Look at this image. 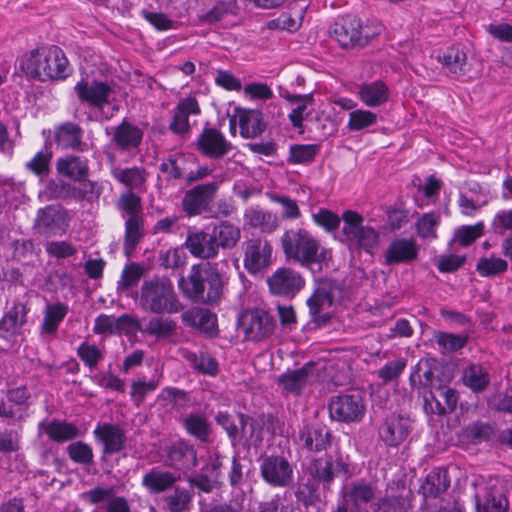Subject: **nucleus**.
Instances as JSON below:
<instances>
[{
  "mask_svg": "<svg viewBox=\"0 0 512 512\" xmlns=\"http://www.w3.org/2000/svg\"><path fill=\"white\" fill-rule=\"evenodd\" d=\"M138 305L145 312L161 315L175 314L184 310L172 281L167 277H153L143 281Z\"/></svg>",
  "mask_w": 512,
  "mask_h": 512,
  "instance_id": "f257e3e1",
  "label": "nucleus"
},
{
  "mask_svg": "<svg viewBox=\"0 0 512 512\" xmlns=\"http://www.w3.org/2000/svg\"><path fill=\"white\" fill-rule=\"evenodd\" d=\"M179 287L189 299L212 304L222 295L223 280L217 270L208 266L193 265L187 279H180Z\"/></svg>",
  "mask_w": 512,
  "mask_h": 512,
  "instance_id": "f03ea898",
  "label": "nucleus"
},
{
  "mask_svg": "<svg viewBox=\"0 0 512 512\" xmlns=\"http://www.w3.org/2000/svg\"><path fill=\"white\" fill-rule=\"evenodd\" d=\"M283 252L288 259L304 267L322 264L327 259L328 251L317 238L303 228L290 229L281 237Z\"/></svg>",
  "mask_w": 512,
  "mask_h": 512,
  "instance_id": "7ed1b4c3",
  "label": "nucleus"
},
{
  "mask_svg": "<svg viewBox=\"0 0 512 512\" xmlns=\"http://www.w3.org/2000/svg\"><path fill=\"white\" fill-rule=\"evenodd\" d=\"M69 62L58 46H42L30 52L26 61V72L39 81L65 79Z\"/></svg>",
  "mask_w": 512,
  "mask_h": 512,
  "instance_id": "20e7f679",
  "label": "nucleus"
},
{
  "mask_svg": "<svg viewBox=\"0 0 512 512\" xmlns=\"http://www.w3.org/2000/svg\"><path fill=\"white\" fill-rule=\"evenodd\" d=\"M343 227L340 241L350 247H360L371 252V249L378 243V234L368 226L363 225V217L357 212L347 210L343 213Z\"/></svg>",
  "mask_w": 512,
  "mask_h": 512,
  "instance_id": "39448f33",
  "label": "nucleus"
},
{
  "mask_svg": "<svg viewBox=\"0 0 512 512\" xmlns=\"http://www.w3.org/2000/svg\"><path fill=\"white\" fill-rule=\"evenodd\" d=\"M238 327L246 340L261 342L273 335L276 321L268 311L254 308L248 309L240 315Z\"/></svg>",
  "mask_w": 512,
  "mask_h": 512,
  "instance_id": "423d86ee",
  "label": "nucleus"
},
{
  "mask_svg": "<svg viewBox=\"0 0 512 512\" xmlns=\"http://www.w3.org/2000/svg\"><path fill=\"white\" fill-rule=\"evenodd\" d=\"M331 419L352 423L360 421L365 413L364 400L359 391L332 396L328 403Z\"/></svg>",
  "mask_w": 512,
  "mask_h": 512,
  "instance_id": "0eeeda50",
  "label": "nucleus"
},
{
  "mask_svg": "<svg viewBox=\"0 0 512 512\" xmlns=\"http://www.w3.org/2000/svg\"><path fill=\"white\" fill-rule=\"evenodd\" d=\"M220 184L217 181L197 184L188 189L181 200L182 211L188 217H195L210 211Z\"/></svg>",
  "mask_w": 512,
  "mask_h": 512,
  "instance_id": "6e6552de",
  "label": "nucleus"
},
{
  "mask_svg": "<svg viewBox=\"0 0 512 512\" xmlns=\"http://www.w3.org/2000/svg\"><path fill=\"white\" fill-rule=\"evenodd\" d=\"M260 475L274 488H285L293 482L294 466L283 455H265L260 458Z\"/></svg>",
  "mask_w": 512,
  "mask_h": 512,
  "instance_id": "1a4fd4ad",
  "label": "nucleus"
},
{
  "mask_svg": "<svg viewBox=\"0 0 512 512\" xmlns=\"http://www.w3.org/2000/svg\"><path fill=\"white\" fill-rule=\"evenodd\" d=\"M68 211L61 206L48 205L38 210L33 228L44 237L62 236L69 227Z\"/></svg>",
  "mask_w": 512,
  "mask_h": 512,
  "instance_id": "9d476101",
  "label": "nucleus"
},
{
  "mask_svg": "<svg viewBox=\"0 0 512 512\" xmlns=\"http://www.w3.org/2000/svg\"><path fill=\"white\" fill-rule=\"evenodd\" d=\"M243 264L250 274L267 269L272 262V246L262 238H252L242 243Z\"/></svg>",
  "mask_w": 512,
  "mask_h": 512,
  "instance_id": "9b49d317",
  "label": "nucleus"
},
{
  "mask_svg": "<svg viewBox=\"0 0 512 512\" xmlns=\"http://www.w3.org/2000/svg\"><path fill=\"white\" fill-rule=\"evenodd\" d=\"M267 284L273 295L293 298L303 289L305 280L294 269L282 267L267 278Z\"/></svg>",
  "mask_w": 512,
  "mask_h": 512,
  "instance_id": "f8f14e48",
  "label": "nucleus"
},
{
  "mask_svg": "<svg viewBox=\"0 0 512 512\" xmlns=\"http://www.w3.org/2000/svg\"><path fill=\"white\" fill-rule=\"evenodd\" d=\"M451 377H445L441 383H437L431 390L424 394L425 406L438 415L452 413L457 406L458 395L456 391L448 385Z\"/></svg>",
  "mask_w": 512,
  "mask_h": 512,
  "instance_id": "ddd939ff",
  "label": "nucleus"
},
{
  "mask_svg": "<svg viewBox=\"0 0 512 512\" xmlns=\"http://www.w3.org/2000/svg\"><path fill=\"white\" fill-rule=\"evenodd\" d=\"M78 100L81 103L88 104L90 107L102 110L106 104L110 103V96L113 92L107 82L82 79L74 87Z\"/></svg>",
  "mask_w": 512,
  "mask_h": 512,
  "instance_id": "4468645a",
  "label": "nucleus"
},
{
  "mask_svg": "<svg viewBox=\"0 0 512 512\" xmlns=\"http://www.w3.org/2000/svg\"><path fill=\"white\" fill-rule=\"evenodd\" d=\"M345 469V463L341 457L325 454L322 457L313 458L306 469V474L321 482L324 489H328L338 472Z\"/></svg>",
  "mask_w": 512,
  "mask_h": 512,
  "instance_id": "2eb2a0df",
  "label": "nucleus"
},
{
  "mask_svg": "<svg viewBox=\"0 0 512 512\" xmlns=\"http://www.w3.org/2000/svg\"><path fill=\"white\" fill-rule=\"evenodd\" d=\"M232 148V143L216 128L205 127L197 139V149L210 159H221Z\"/></svg>",
  "mask_w": 512,
  "mask_h": 512,
  "instance_id": "dca6fc26",
  "label": "nucleus"
},
{
  "mask_svg": "<svg viewBox=\"0 0 512 512\" xmlns=\"http://www.w3.org/2000/svg\"><path fill=\"white\" fill-rule=\"evenodd\" d=\"M222 459L218 454L209 457L200 472L188 479L191 486L197 487L200 491L210 493L222 486Z\"/></svg>",
  "mask_w": 512,
  "mask_h": 512,
  "instance_id": "f3484780",
  "label": "nucleus"
},
{
  "mask_svg": "<svg viewBox=\"0 0 512 512\" xmlns=\"http://www.w3.org/2000/svg\"><path fill=\"white\" fill-rule=\"evenodd\" d=\"M332 35L343 48L362 45V23L354 15H344L332 26Z\"/></svg>",
  "mask_w": 512,
  "mask_h": 512,
  "instance_id": "a211bd4d",
  "label": "nucleus"
},
{
  "mask_svg": "<svg viewBox=\"0 0 512 512\" xmlns=\"http://www.w3.org/2000/svg\"><path fill=\"white\" fill-rule=\"evenodd\" d=\"M93 434L96 441L102 445V454L104 456L119 453L126 448V433L117 424H99L94 429Z\"/></svg>",
  "mask_w": 512,
  "mask_h": 512,
  "instance_id": "6ab92c4d",
  "label": "nucleus"
},
{
  "mask_svg": "<svg viewBox=\"0 0 512 512\" xmlns=\"http://www.w3.org/2000/svg\"><path fill=\"white\" fill-rule=\"evenodd\" d=\"M315 364L308 362L302 367L294 370H288L278 378V384L283 393L301 395L304 389L310 385L315 378Z\"/></svg>",
  "mask_w": 512,
  "mask_h": 512,
  "instance_id": "aec40b11",
  "label": "nucleus"
},
{
  "mask_svg": "<svg viewBox=\"0 0 512 512\" xmlns=\"http://www.w3.org/2000/svg\"><path fill=\"white\" fill-rule=\"evenodd\" d=\"M180 479L179 473L156 466L144 473L141 485L150 495H159L172 490Z\"/></svg>",
  "mask_w": 512,
  "mask_h": 512,
  "instance_id": "412c9836",
  "label": "nucleus"
},
{
  "mask_svg": "<svg viewBox=\"0 0 512 512\" xmlns=\"http://www.w3.org/2000/svg\"><path fill=\"white\" fill-rule=\"evenodd\" d=\"M29 309L21 302H15L0 320V339L11 342L27 322Z\"/></svg>",
  "mask_w": 512,
  "mask_h": 512,
  "instance_id": "4be33fe9",
  "label": "nucleus"
},
{
  "mask_svg": "<svg viewBox=\"0 0 512 512\" xmlns=\"http://www.w3.org/2000/svg\"><path fill=\"white\" fill-rule=\"evenodd\" d=\"M140 330V323L128 314L119 317L101 314L95 319L93 332L95 334H121L123 331Z\"/></svg>",
  "mask_w": 512,
  "mask_h": 512,
  "instance_id": "5701e85b",
  "label": "nucleus"
},
{
  "mask_svg": "<svg viewBox=\"0 0 512 512\" xmlns=\"http://www.w3.org/2000/svg\"><path fill=\"white\" fill-rule=\"evenodd\" d=\"M200 113L201 109L195 97L181 99L174 110L169 129L176 135L187 134L191 129L189 116L199 115Z\"/></svg>",
  "mask_w": 512,
  "mask_h": 512,
  "instance_id": "b1692460",
  "label": "nucleus"
},
{
  "mask_svg": "<svg viewBox=\"0 0 512 512\" xmlns=\"http://www.w3.org/2000/svg\"><path fill=\"white\" fill-rule=\"evenodd\" d=\"M419 245L416 240L410 238H396L386 250L387 264H408L418 258Z\"/></svg>",
  "mask_w": 512,
  "mask_h": 512,
  "instance_id": "393cba45",
  "label": "nucleus"
},
{
  "mask_svg": "<svg viewBox=\"0 0 512 512\" xmlns=\"http://www.w3.org/2000/svg\"><path fill=\"white\" fill-rule=\"evenodd\" d=\"M213 239L212 233L197 231L189 233L185 246L189 252L201 259H211L218 255L219 249Z\"/></svg>",
  "mask_w": 512,
  "mask_h": 512,
  "instance_id": "a878e982",
  "label": "nucleus"
},
{
  "mask_svg": "<svg viewBox=\"0 0 512 512\" xmlns=\"http://www.w3.org/2000/svg\"><path fill=\"white\" fill-rule=\"evenodd\" d=\"M379 493L380 490L375 483L365 480L353 481L344 486L341 491V494L347 498L348 501L358 505L359 508H363L364 504L374 500Z\"/></svg>",
  "mask_w": 512,
  "mask_h": 512,
  "instance_id": "bb28decb",
  "label": "nucleus"
},
{
  "mask_svg": "<svg viewBox=\"0 0 512 512\" xmlns=\"http://www.w3.org/2000/svg\"><path fill=\"white\" fill-rule=\"evenodd\" d=\"M182 322L190 327L197 328L208 335L216 334L217 320L215 315L205 308H192L181 314Z\"/></svg>",
  "mask_w": 512,
  "mask_h": 512,
  "instance_id": "cd10ccee",
  "label": "nucleus"
},
{
  "mask_svg": "<svg viewBox=\"0 0 512 512\" xmlns=\"http://www.w3.org/2000/svg\"><path fill=\"white\" fill-rule=\"evenodd\" d=\"M56 170L59 175L72 181L85 180L89 175V162L86 158L68 155L57 160Z\"/></svg>",
  "mask_w": 512,
  "mask_h": 512,
  "instance_id": "c85d7f7f",
  "label": "nucleus"
},
{
  "mask_svg": "<svg viewBox=\"0 0 512 512\" xmlns=\"http://www.w3.org/2000/svg\"><path fill=\"white\" fill-rule=\"evenodd\" d=\"M244 225L259 229L263 233H272L279 227L276 214L257 207H248L243 215Z\"/></svg>",
  "mask_w": 512,
  "mask_h": 512,
  "instance_id": "c756f323",
  "label": "nucleus"
},
{
  "mask_svg": "<svg viewBox=\"0 0 512 512\" xmlns=\"http://www.w3.org/2000/svg\"><path fill=\"white\" fill-rule=\"evenodd\" d=\"M143 138L142 130L123 120L121 124L114 128L112 141L114 144L123 151H128L137 148Z\"/></svg>",
  "mask_w": 512,
  "mask_h": 512,
  "instance_id": "7c9ffc66",
  "label": "nucleus"
},
{
  "mask_svg": "<svg viewBox=\"0 0 512 512\" xmlns=\"http://www.w3.org/2000/svg\"><path fill=\"white\" fill-rule=\"evenodd\" d=\"M83 129L76 123L65 122L55 130V142L65 149L84 151Z\"/></svg>",
  "mask_w": 512,
  "mask_h": 512,
  "instance_id": "2f4dec72",
  "label": "nucleus"
},
{
  "mask_svg": "<svg viewBox=\"0 0 512 512\" xmlns=\"http://www.w3.org/2000/svg\"><path fill=\"white\" fill-rule=\"evenodd\" d=\"M300 440L307 450L319 452L330 445V433L322 425L309 424L301 429Z\"/></svg>",
  "mask_w": 512,
  "mask_h": 512,
  "instance_id": "473e14b6",
  "label": "nucleus"
},
{
  "mask_svg": "<svg viewBox=\"0 0 512 512\" xmlns=\"http://www.w3.org/2000/svg\"><path fill=\"white\" fill-rule=\"evenodd\" d=\"M38 428L44 431L49 439L58 443L76 439L80 435V431L75 424L56 419L50 422L41 421Z\"/></svg>",
  "mask_w": 512,
  "mask_h": 512,
  "instance_id": "72a5a7b5",
  "label": "nucleus"
},
{
  "mask_svg": "<svg viewBox=\"0 0 512 512\" xmlns=\"http://www.w3.org/2000/svg\"><path fill=\"white\" fill-rule=\"evenodd\" d=\"M111 174L118 182L127 186L130 189L129 191L136 190L142 192L145 190L148 172L142 167H114L111 170Z\"/></svg>",
  "mask_w": 512,
  "mask_h": 512,
  "instance_id": "f704fd0d",
  "label": "nucleus"
},
{
  "mask_svg": "<svg viewBox=\"0 0 512 512\" xmlns=\"http://www.w3.org/2000/svg\"><path fill=\"white\" fill-rule=\"evenodd\" d=\"M238 118L240 135L243 138H256L266 129L263 114L259 110H240Z\"/></svg>",
  "mask_w": 512,
  "mask_h": 512,
  "instance_id": "c9c22d12",
  "label": "nucleus"
},
{
  "mask_svg": "<svg viewBox=\"0 0 512 512\" xmlns=\"http://www.w3.org/2000/svg\"><path fill=\"white\" fill-rule=\"evenodd\" d=\"M450 486L448 472L445 469H435L431 471L425 478L424 483L420 487V491L424 498H437L444 493Z\"/></svg>",
  "mask_w": 512,
  "mask_h": 512,
  "instance_id": "e433bc0d",
  "label": "nucleus"
},
{
  "mask_svg": "<svg viewBox=\"0 0 512 512\" xmlns=\"http://www.w3.org/2000/svg\"><path fill=\"white\" fill-rule=\"evenodd\" d=\"M182 424L190 436L203 443L209 441L211 422L204 414L190 413L182 420Z\"/></svg>",
  "mask_w": 512,
  "mask_h": 512,
  "instance_id": "4c0bfd02",
  "label": "nucleus"
},
{
  "mask_svg": "<svg viewBox=\"0 0 512 512\" xmlns=\"http://www.w3.org/2000/svg\"><path fill=\"white\" fill-rule=\"evenodd\" d=\"M68 313V306L61 302L48 304L45 307L43 322L40 326L42 334L55 335L60 323Z\"/></svg>",
  "mask_w": 512,
  "mask_h": 512,
  "instance_id": "58836bf2",
  "label": "nucleus"
},
{
  "mask_svg": "<svg viewBox=\"0 0 512 512\" xmlns=\"http://www.w3.org/2000/svg\"><path fill=\"white\" fill-rule=\"evenodd\" d=\"M211 233L218 249L233 248L241 237L240 229L229 221H222L213 226Z\"/></svg>",
  "mask_w": 512,
  "mask_h": 512,
  "instance_id": "ea45409f",
  "label": "nucleus"
},
{
  "mask_svg": "<svg viewBox=\"0 0 512 512\" xmlns=\"http://www.w3.org/2000/svg\"><path fill=\"white\" fill-rule=\"evenodd\" d=\"M386 428V443L391 446H397L403 442L410 431V420L408 417L397 414L392 415Z\"/></svg>",
  "mask_w": 512,
  "mask_h": 512,
  "instance_id": "a19ab883",
  "label": "nucleus"
},
{
  "mask_svg": "<svg viewBox=\"0 0 512 512\" xmlns=\"http://www.w3.org/2000/svg\"><path fill=\"white\" fill-rule=\"evenodd\" d=\"M169 460L182 469H192L197 466V453L192 445L179 442L168 452Z\"/></svg>",
  "mask_w": 512,
  "mask_h": 512,
  "instance_id": "79ce46f5",
  "label": "nucleus"
},
{
  "mask_svg": "<svg viewBox=\"0 0 512 512\" xmlns=\"http://www.w3.org/2000/svg\"><path fill=\"white\" fill-rule=\"evenodd\" d=\"M180 355L199 373L215 376L219 371L218 362L208 354L197 355L187 349H180Z\"/></svg>",
  "mask_w": 512,
  "mask_h": 512,
  "instance_id": "37998d69",
  "label": "nucleus"
},
{
  "mask_svg": "<svg viewBox=\"0 0 512 512\" xmlns=\"http://www.w3.org/2000/svg\"><path fill=\"white\" fill-rule=\"evenodd\" d=\"M332 303L333 297L331 293L325 287L317 288L307 301L313 320L319 322V318H321V322L325 323L328 320V316L322 314V312L325 308L331 307Z\"/></svg>",
  "mask_w": 512,
  "mask_h": 512,
  "instance_id": "c03bdc74",
  "label": "nucleus"
},
{
  "mask_svg": "<svg viewBox=\"0 0 512 512\" xmlns=\"http://www.w3.org/2000/svg\"><path fill=\"white\" fill-rule=\"evenodd\" d=\"M465 386L475 393L483 392L490 384L488 372L478 364H471L466 367L462 374Z\"/></svg>",
  "mask_w": 512,
  "mask_h": 512,
  "instance_id": "a18cd8bd",
  "label": "nucleus"
},
{
  "mask_svg": "<svg viewBox=\"0 0 512 512\" xmlns=\"http://www.w3.org/2000/svg\"><path fill=\"white\" fill-rule=\"evenodd\" d=\"M172 492L163 499L164 508L169 512H186L193 501V493L183 487L174 486Z\"/></svg>",
  "mask_w": 512,
  "mask_h": 512,
  "instance_id": "49530a36",
  "label": "nucleus"
},
{
  "mask_svg": "<svg viewBox=\"0 0 512 512\" xmlns=\"http://www.w3.org/2000/svg\"><path fill=\"white\" fill-rule=\"evenodd\" d=\"M177 323L167 317H154L151 318L144 328L140 327L139 331L156 337L157 339H167L175 334Z\"/></svg>",
  "mask_w": 512,
  "mask_h": 512,
  "instance_id": "de8ad7c7",
  "label": "nucleus"
},
{
  "mask_svg": "<svg viewBox=\"0 0 512 512\" xmlns=\"http://www.w3.org/2000/svg\"><path fill=\"white\" fill-rule=\"evenodd\" d=\"M320 484V481L305 473L304 476L299 479L295 490L297 501L305 506L313 504L315 500L319 498L318 490Z\"/></svg>",
  "mask_w": 512,
  "mask_h": 512,
  "instance_id": "09e8293b",
  "label": "nucleus"
},
{
  "mask_svg": "<svg viewBox=\"0 0 512 512\" xmlns=\"http://www.w3.org/2000/svg\"><path fill=\"white\" fill-rule=\"evenodd\" d=\"M145 235L144 218L127 217L125 220L124 249L127 253L135 249Z\"/></svg>",
  "mask_w": 512,
  "mask_h": 512,
  "instance_id": "8fccbe9b",
  "label": "nucleus"
},
{
  "mask_svg": "<svg viewBox=\"0 0 512 512\" xmlns=\"http://www.w3.org/2000/svg\"><path fill=\"white\" fill-rule=\"evenodd\" d=\"M442 64L450 73L456 76L465 75L469 70L466 53L455 47L448 49L443 55Z\"/></svg>",
  "mask_w": 512,
  "mask_h": 512,
  "instance_id": "3c124183",
  "label": "nucleus"
},
{
  "mask_svg": "<svg viewBox=\"0 0 512 512\" xmlns=\"http://www.w3.org/2000/svg\"><path fill=\"white\" fill-rule=\"evenodd\" d=\"M78 184H73L72 200L75 201H86L93 203L97 201L102 193V186L95 181L88 180H76Z\"/></svg>",
  "mask_w": 512,
  "mask_h": 512,
  "instance_id": "603ef678",
  "label": "nucleus"
},
{
  "mask_svg": "<svg viewBox=\"0 0 512 512\" xmlns=\"http://www.w3.org/2000/svg\"><path fill=\"white\" fill-rule=\"evenodd\" d=\"M116 207L124 218L143 216L141 197L132 191H126L120 194L116 202Z\"/></svg>",
  "mask_w": 512,
  "mask_h": 512,
  "instance_id": "864d4df0",
  "label": "nucleus"
},
{
  "mask_svg": "<svg viewBox=\"0 0 512 512\" xmlns=\"http://www.w3.org/2000/svg\"><path fill=\"white\" fill-rule=\"evenodd\" d=\"M509 502L500 492L488 490L482 499L477 500L478 512H507Z\"/></svg>",
  "mask_w": 512,
  "mask_h": 512,
  "instance_id": "5fc2aeb1",
  "label": "nucleus"
},
{
  "mask_svg": "<svg viewBox=\"0 0 512 512\" xmlns=\"http://www.w3.org/2000/svg\"><path fill=\"white\" fill-rule=\"evenodd\" d=\"M159 169L167 180L185 179L187 170L185 168L184 155L178 154L169 156L161 162Z\"/></svg>",
  "mask_w": 512,
  "mask_h": 512,
  "instance_id": "6e6d98bb",
  "label": "nucleus"
},
{
  "mask_svg": "<svg viewBox=\"0 0 512 512\" xmlns=\"http://www.w3.org/2000/svg\"><path fill=\"white\" fill-rule=\"evenodd\" d=\"M319 152L316 144H293L289 148L287 162L290 164H309Z\"/></svg>",
  "mask_w": 512,
  "mask_h": 512,
  "instance_id": "4d7b16f0",
  "label": "nucleus"
},
{
  "mask_svg": "<svg viewBox=\"0 0 512 512\" xmlns=\"http://www.w3.org/2000/svg\"><path fill=\"white\" fill-rule=\"evenodd\" d=\"M435 341L441 348L442 353H452L462 349L468 340L465 335H457L438 331L435 333Z\"/></svg>",
  "mask_w": 512,
  "mask_h": 512,
  "instance_id": "13d9d810",
  "label": "nucleus"
},
{
  "mask_svg": "<svg viewBox=\"0 0 512 512\" xmlns=\"http://www.w3.org/2000/svg\"><path fill=\"white\" fill-rule=\"evenodd\" d=\"M409 210L402 202L390 206L386 210V228L390 231H397L409 222Z\"/></svg>",
  "mask_w": 512,
  "mask_h": 512,
  "instance_id": "bf43d9fd",
  "label": "nucleus"
},
{
  "mask_svg": "<svg viewBox=\"0 0 512 512\" xmlns=\"http://www.w3.org/2000/svg\"><path fill=\"white\" fill-rule=\"evenodd\" d=\"M52 160V151L44 147L37 152L35 156L26 163V168L37 176H47L50 173V164Z\"/></svg>",
  "mask_w": 512,
  "mask_h": 512,
  "instance_id": "052dcab7",
  "label": "nucleus"
},
{
  "mask_svg": "<svg viewBox=\"0 0 512 512\" xmlns=\"http://www.w3.org/2000/svg\"><path fill=\"white\" fill-rule=\"evenodd\" d=\"M73 183L60 179H50L45 187V195L49 200H72Z\"/></svg>",
  "mask_w": 512,
  "mask_h": 512,
  "instance_id": "680f3d73",
  "label": "nucleus"
},
{
  "mask_svg": "<svg viewBox=\"0 0 512 512\" xmlns=\"http://www.w3.org/2000/svg\"><path fill=\"white\" fill-rule=\"evenodd\" d=\"M144 274V268L137 264L132 263L126 265L122 271L121 279L118 282L117 289L126 292L135 287Z\"/></svg>",
  "mask_w": 512,
  "mask_h": 512,
  "instance_id": "e2e57ef3",
  "label": "nucleus"
},
{
  "mask_svg": "<svg viewBox=\"0 0 512 512\" xmlns=\"http://www.w3.org/2000/svg\"><path fill=\"white\" fill-rule=\"evenodd\" d=\"M66 450L69 458L75 463L82 465L93 463L94 454L92 447L83 441L71 443Z\"/></svg>",
  "mask_w": 512,
  "mask_h": 512,
  "instance_id": "0e129e2a",
  "label": "nucleus"
},
{
  "mask_svg": "<svg viewBox=\"0 0 512 512\" xmlns=\"http://www.w3.org/2000/svg\"><path fill=\"white\" fill-rule=\"evenodd\" d=\"M377 122V115L373 112L357 109L349 114L347 128L350 131H360L374 125Z\"/></svg>",
  "mask_w": 512,
  "mask_h": 512,
  "instance_id": "69168bd1",
  "label": "nucleus"
},
{
  "mask_svg": "<svg viewBox=\"0 0 512 512\" xmlns=\"http://www.w3.org/2000/svg\"><path fill=\"white\" fill-rule=\"evenodd\" d=\"M507 261L501 258H480L477 265V272L483 277H491L503 273L507 270Z\"/></svg>",
  "mask_w": 512,
  "mask_h": 512,
  "instance_id": "338daca9",
  "label": "nucleus"
},
{
  "mask_svg": "<svg viewBox=\"0 0 512 512\" xmlns=\"http://www.w3.org/2000/svg\"><path fill=\"white\" fill-rule=\"evenodd\" d=\"M360 99L367 106H377L384 100V83L376 81L364 85L359 92Z\"/></svg>",
  "mask_w": 512,
  "mask_h": 512,
  "instance_id": "774afa93",
  "label": "nucleus"
}]
</instances>
